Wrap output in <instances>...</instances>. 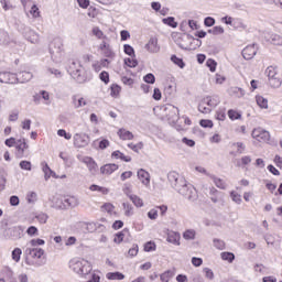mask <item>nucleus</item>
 <instances>
[{"label":"nucleus","instance_id":"obj_1","mask_svg":"<svg viewBox=\"0 0 282 282\" xmlns=\"http://www.w3.org/2000/svg\"><path fill=\"white\" fill-rule=\"evenodd\" d=\"M48 52L53 63H61L63 61V40H53L48 46Z\"/></svg>","mask_w":282,"mask_h":282},{"label":"nucleus","instance_id":"obj_2","mask_svg":"<svg viewBox=\"0 0 282 282\" xmlns=\"http://www.w3.org/2000/svg\"><path fill=\"white\" fill-rule=\"evenodd\" d=\"M176 191L180 195H183V197H186V199H188L189 202H195L197 199V192H195L193 187L188 186L186 181Z\"/></svg>","mask_w":282,"mask_h":282},{"label":"nucleus","instance_id":"obj_3","mask_svg":"<svg viewBox=\"0 0 282 282\" xmlns=\"http://www.w3.org/2000/svg\"><path fill=\"white\" fill-rule=\"evenodd\" d=\"M80 64L76 62H72V64L68 67V74L76 80L77 83H85V76L82 75Z\"/></svg>","mask_w":282,"mask_h":282},{"label":"nucleus","instance_id":"obj_4","mask_svg":"<svg viewBox=\"0 0 282 282\" xmlns=\"http://www.w3.org/2000/svg\"><path fill=\"white\" fill-rule=\"evenodd\" d=\"M0 83L6 85H17L19 83V76L17 73L0 72Z\"/></svg>","mask_w":282,"mask_h":282},{"label":"nucleus","instance_id":"obj_5","mask_svg":"<svg viewBox=\"0 0 282 282\" xmlns=\"http://www.w3.org/2000/svg\"><path fill=\"white\" fill-rule=\"evenodd\" d=\"M258 50H259V44L253 43L251 45L246 46L242 50L241 55L245 58V61H252L254 56H257Z\"/></svg>","mask_w":282,"mask_h":282},{"label":"nucleus","instance_id":"obj_6","mask_svg":"<svg viewBox=\"0 0 282 282\" xmlns=\"http://www.w3.org/2000/svg\"><path fill=\"white\" fill-rule=\"evenodd\" d=\"M30 149V145L25 141V138L18 139L15 142V158L21 160L25 155V150Z\"/></svg>","mask_w":282,"mask_h":282},{"label":"nucleus","instance_id":"obj_7","mask_svg":"<svg viewBox=\"0 0 282 282\" xmlns=\"http://www.w3.org/2000/svg\"><path fill=\"white\" fill-rule=\"evenodd\" d=\"M90 142L89 134L86 133H76L74 135V144L77 147V149H83L84 147H87Z\"/></svg>","mask_w":282,"mask_h":282},{"label":"nucleus","instance_id":"obj_8","mask_svg":"<svg viewBox=\"0 0 282 282\" xmlns=\"http://www.w3.org/2000/svg\"><path fill=\"white\" fill-rule=\"evenodd\" d=\"M252 138L254 140H258V142H270V132L261 129H254L251 133Z\"/></svg>","mask_w":282,"mask_h":282},{"label":"nucleus","instance_id":"obj_9","mask_svg":"<svg viewBox=\"0 0 282 282\" xmlns=\"http://www.w3.org/2000/svg\"><path fill=\"white\" fill-rule=\"evenodd\" d=\"M22 35L30 43H36V41H39V35L36 34V32H34V30L30 29V26L23 28Z\"/></svg>","mask_w":282,"mask_h":282},{"label":"nucleus","instance_id":"obj_10","mask_svg":"<svg viewBox=\"0 0 282 282\" xmlns=\"http://www.w3.org/2000/svg\"><path fill=\"white\" fill-rule=\"evenodd\" d=\"M73 271H75L76 274H80L82 276H85V274H89V272H91V268L85 267L83 262L77 261L73 264Z\"/></svg>","mask_w":282,"mask_h":282},{"label":"nucleus","instance_id":"obj_11","mask_svg":"<svg viewBox=\"0 0 282 282\" xmlns=\"http://www.w3.org/2000/svg\"><path fill=\"white\" fill-rule=\"evenodd\" d=\"M24 253L26 254V257H31L32 259H41V257L45 254V250L41 248H26Z\"/></svg>","mask_w":282,"mask_h":282},{"label":"nucleus","instance_id":"obj_12","mask_svg":"<svg viewBox=\"0 0 282 282\" xmlns=\"http://www.w3.org/2000/svg\"><path fill=\"white\" fill-rule=\"evenodd\" d=\"M145 50L151 54H158L160 52V47L158 45V37H151L149 42L145 44Z\"/></svg>","mask_w":282,"mask_h":282},{"label":"nucleus","instance_id":"obj_13","mask_svg":"<svg viewBox=\"0 0 282 282\" xmlns=\"http://www.w3.org/2000/svg\"><path fill=\"white\" fill-rule=\"evenodd\" d=\"M120 166L116 163H108L100 167V173L102 175H111V173H116Z\"/></svg>","mask_w":282,"mask_h":282},{"label":"nucleus","instance_id":"obj_14","mask_svg":"<svg viewBox=\"0 0 282 282\" xmlns=\"http://www.w3.org/2000/svg\"><path fill=\"white\" fill-rule=\"evenodd\" d=\"M85 165H87L90 173H96L98 171V163L91 156H86L83 159Z\"/></svg>","mask_w":282,"mask_h":282},{"label":"nucleus","instance_id":"obj_15","mask_svg":"<svg viewBox=\"0 0 282 282\" xmlns=\"http://www.w3.org/2000/svg\"><path fill=\"white\" fill-rule=\"evenodd\" d=\"M264 39L267 41V43H271V45H282V36L279 34H265Z\"/></svg>","mask_w":282,"mask_h":282},{"label":"nucleus","instance_id":"obj_16","mask_svg":"<svg viewBox=\"0 0 282 282\" xmlns=\"http://www.w3.org/2000/svg\"><path fill=\"white\" fill-rule=\"evenodd\" d=\"M138 177L144 186H149V184H151V175L144 169L138 171Z\"/></svg>","mask_w":282,"mask_h":282},{"label":"nucleus","instance_id":"obj_17","mask_svg":"<svg viewBox=\"0 0 282 282\" xmlns=\"http://www.w3.org/2000/svg\"><path fill=\"white\" fill-rule=\"evenodd\" d=\"M129 235V228H124L123 230L117 232L113 238L115 243H122L124 241V237Z\"/></svg>","mask_w":282,"mask_h":282},{"label":"nucleus","instance_id":"obj_18","mask_svg":"<svg viewBox=\"0 0 282 282\" xmlns=\"http://www.w3.org/2000/svg\"><path fill=\"white\" fill-rule=\"evenodd\" d=\"M34 75H32L31 72H21L18 76V83H30V79L33 78Z\"/></svg>","mask_w":282,"mask_h":282},{"label":"nucleus","instance_id":"obj_19","mask_svg":"<svg viewBox=\"0 0 282 282\" xmlns=\"http://www.w3.org/2000/svg\"><path fill=\"white\" fill-rule=\"evenodd\" d=\"M106 278L108 279V281H122L124 279V275L121 272L116 271V272H108L106 274Z\"/></svg>","mask_w":282,"mask_h":282},{"label":"nucleus","instance_id":"obj_20","mask_svg":"<svg viewBox=\"0 0 282 282\" xmlns=\"http://www.w3.org/2000/svg\"><path fill=\"white\" fill-rule=\"evenodd\" d=\"M170 61H172L174 65L180 67V69H184L186 67V63L184 62V59L182 57H177V55L175 54L171 55Z\"/></svg>","mask_w":282,"mask_h":282},{"label":"nucleus","instance_id":"obj_21","mask_svg":"<svg viewBox=\"0 0 282 282\" xmlns=\"http://www.w3.org/2000/svg\"><path fill=\"white\" fill-rule=\"evenodd\" d=\"M180 239H181L180 232L173 231L172 234L167 235L166 240L169 241V243H173L174 246H180Z\"/></svg>","mask_w":282,"mask_h":282},{"label":"nucleus","instance_id":"obj_22","mask_svg":"<svg viewBox=\"0 0 282 282\" xmlns=\"http://www.w3.org/2000/svg\"><path fill=\"white\" fill-rule=\"evenodd\" d=\"M8 174L6 173V169L0 167V193L2 191H6V184L8 182V180L6 178Z\"/></svg>","mask_w":282,"mask_h":282},{"label":"nucleus","instance_id":"obj_23","mask_svg":"<svg viewBox=\"0 0 282 282\" xmlns=\"http://www.w3.org/2000/svg\"><path fill=\"white\" fill-rule=\"evenodd\" d=\"M181 41H193V43H195L194 50H195L196 47H202V40H199V37H198V39H195V37H194L193 35H191V34H184V36L181 37Z\"/></svg>","mask_w":282,"mask_h":282},{"label":"nucleus","instance_id":"obj_24","mask_svg":"<svg viewBox=\"0 0 282 282\" xmlns=\"http://www.w3.org/2000/svg\"><path fill=\"white\" fill-rule=\"evenodd\" d=\"M89 191L101 193L102 195H109V188L102 187L100 185L93 184L89 186Z\"/></svg>","mask_w":282,"mask_h":282},{"label":"nucleus","instance_id":"obj_25","mask_svg":"<svg viewBox=\"0 0 282 282\" xmlns=\"http://www.w3.org/2000/svg\"><path fill=\"white\" fill-rule=\"evenodd\" d=\"M173 276H175V271L166 270L165 272H163L160 275V279H161L162 282H169V281H171V279H173Z\"/></svg>","mask_w":282,"mask_h":282},{"label":"nucleus","instance_id":"obj_26","mask_svg":"<svg viewBox=\"0 0 282 282\" xmlns=\"http://www.w3.org/2000/svg\"><path fill=\"white\" fill-rule=\"evenodd\" d=\"M118 133L121 140H133V132L129 130L119 129Z\"/></svg>","mask_w":282,"mask_h":282},{"label":"nucleus","instance_id":"obj_27","mask_svg":"<svg viewBox=\"0 0 282 282\" xmlns=\"http://www.w3.org/2000/svg\"><path fill=\"white\" fill-rule=\"evenodd\" d=\"M124 67L135 68L139 65V62L137 58L126 57L123 59Z\"/></svg>","mask_w":282,"mask_h":282},{"label":"nucleus","instance_id":"obj_28","mask_svg":"<svg viewBox=\"0 0 282 282\" xmlns=\"http://www.w3.org/2000/svg\"><path fill=\"white\" fill-rule=\"evenodd\" d=\"M129 199L132 202V204L137 207V208H142V206H144V202L142 200V198H140L138 195H130Z\"/></svg>","mask_w":282,"mask_h":282},{"label":"nucleus","instance_id":"obj_29","mask_svg":"<svg viewBox=\"0 0 282 282\" xmlns=\"http://www.w3.org/2000/svg\"><path fill=\"white\" fill-rule=\"evenodd\" d=\"M166 100H171L173 98V96H175V88L172 85H169L164 88L163 91Z\"/></svg>","mask_w":282,"mask_h":282},{"label":"nucleus","instance_id":"obj_30","mask_svg":"<svg viewBox=\"0 0 282 282\" xmlns=\"http://www.w3.org/2000/svg\"><path fill=\"white\" fill-rule=\"evenodd\" d=\"M223 261H228V263H232L235 261V253L230 251H224L220 253Z\"/></svg>","mask_w":282,"mask_h":282},{"label":"nucleus","instance_id":"obj_31","mask_svg":"<svg viewBox=\"0 0 282 282\" xmlns=\"http://www.w3.org/2000/svg\"><path fill=\"white\" fill-rule=\"evenodd\" d=\"M269 85L270 87H273V89H279V87L282 85V80L276 75L275 77H271V79H269Z\"/></svg>","mask_w":282,"mask_h":282},{"label":"nucleus","instance_id":"obj_32","mask_svg":"<svg viewBox=\"0 0 282 282\" xmlns=\"http://www.w3.org/2000/svg\"><path fill=\"white\" fill-rule=\"evenodd\" d=\"M122 90V88L120 87V85L118 84H112L110 86V96L112 98H117L120 95V91Z\"/></svg>","mask_w":282,"mask_h":282},{"label":"nucleus","instance_id":"obj_33","mask_svg":"<svg viewBox=\"0 0 282 282\" xmlns=\"http://www.w3.org/2000/svg\"><path fill=\"white\" fill-rule=\"evenodd\" d=\"M162 23H164V25H169V28H177V22L174 17L164 18Z\"/></svg>","mask_w":282,"mask_h":282},{"label":"nucleus","instance_id":"obj_34","mask_svg":"<svg viewBox=\"0 0 282 282\" xmlns=\"http://www.w3.org/2000/svg\"><path fill=\"white\" fill-rule=\"evenodd\" d=\"M123 52L127 56H131V58H135V50L130 44L123 45Z\"/></svg>","mask_w":282,"mask_h":282},{"label":"nucleus","instance_id":"obj_35","mask_svg":"<svg viewBox=\"0 0 282 282\" xmlns=\"http://www.w3.org/2000/svg\"><path fill=\"white\" fill-rule=\"evenodd\" d=\"M195 235H197L195 232V229H187L183 232V239H186V241H191L195 239Z\"/></svg>","mask_w":282,"mask_h":282},{"label":"nucleus","instance_id":"obj_36","mask_svg":"<svg viewBox=\"0 0 282 282\" xmlns=\"http://www.w3.org/2000/svg\"><path fill=\"white\" fill-rule=\"evenodd\" d=\"M228 118L231 120H241V112L235 110V109H229L227 112Z\"/></svg>","mask_w":282,"mask_h":282},{"label":"nucleus","instance_id":"obj_37","mask_svg":"<svg viewBox=\"0 0 282 282\" xmlns=\"http://www.w3.org/2000/svg\"><path fill=\"white\" fill-rule=\"evenodd\" d=\"M21 254H23V251L21 250V248L13 249L11 256L13 261H15V263H19L21 261Z\"/></svg>","mask_w":282,"mask_h":282},{"label":"nucleus","instance_id":"obj_38","mask_svg":"<svg viewBox=\"0 0 282 282\" xmlns=\"http://www.w3.org/2000/svg\"><path fill=\"white\" fill-rule=\"evenodd\" d=\"M256 101L261 109H268V100L263 96H256Z\"/></svg>","mask_w":282,"mask_h":282},{"label":"nucleus","instance_id":"obj_39","mask_svg":"<svg viewBox=\"0 0 282 282\" xmlns=\"http://www.w3.org/2000/svg\"><path fill=\"white\" fill-rule=\"evenodd\" d=\"M213 243L217 250H226V242L224 240L219 238H214Z\"/></svg>","mask_w":282,"mask_h":282},{"label":"nucleus","instance_id":"obj_40","mask_svg":"<svg viewBox=\"0 0 282 282\" xmlns=\"http://www.w3.org/2000/svg\"><path fill=\"white\" fill-rule=\"evenodd\" d=\"M212 180L214 181V184L215 186H217V188L226 191V183L224 182V180L218 178L217 176H213Z\"/></svg>","mask_w":282,"mask_h":282},{"label":"nucleus","instance_id":"obj_41","mask_svg":"<svg viewBox=\"0 0 282 282\" xmlns=\"http://www.w3.org/2000/svg\"><path fill=\"white\" fill-rule=\"evenodd\" d=\"M156 248H158V246L153 241H148L143 246L144 252H153L156 250Z\"/></svg>","mask_w":282,"mask_h":282},{"label":"nucleus","instance_id":"obj_42","mask_svg":"<svg viewBox=\"0 0 282 282\" xmlns=\"http://www.w3.org/2000/svg\"><path fill=\"white\" fill-rule=\"evenodd\" d=\"M199 124L203 129H213V127H215V123H213V120L210 119H200Z\"/></svg>","mask_w":282,"mask_h":282},{"label":"nucleus","instance_id":"obj_43","mask_svg":"<svg viewBox=\"0 0 282 282\" xmlns=\"http://www.w3.org/2000/svg\"><path fill=\"white\" fill-rule=\"evenodd\" d=\"M42 171L44 173V178L47 182V180H50V177H52L53 170L50 167V165L47 163H45L42 167Z\"/></svg>","mask_w":282,"mask_h":282},{"label":"nucleus","instance_id":"obj_44","mask_svg":"<svg viewBox=\"0 0 282 282\" xmlns=\"http://www.w3.org/2000/svg\"><path fill=\"white\" fill-rule=\"evenodd\" d=\"M128 148L131 149L132 151H134V153H139L140 152L139 150L144 149V143L142 141H140L137 144L129 143Z\"/></svg>","mask_w":282,"mask_h":282},{"label":"nucleus","instance_id":"obj_45","mask_svg":"<svg viewBox=\"0 0 282 282\" xmlns=\"http://www.w3.org/2000/svg\"><path fill=\"white\" fill-rule=\"evenodd\" d=\"M126 217H131V215H133V205H131L130 203H123L122 204Z\"/></svg>","mask_w":282,"mask_h":282},{"label":"nucleus","instance_id":"obj_46","mask_svg":"<svg viewBox=\"0 0 282 282\" xmlns=\"http://www.w3.org/2000/svg\"><path fill=\"white\" fill-rule=\"evenodd\" d=\"M143 80L147 85H155V75H153V73H148L143 76Z\"/></svg>","mask_w":282,"mask_h":282},{"label":"nucleus","instance_id":"obj_47","mask_svg":"<svg viewBox=\"0 0 282 282\" xmlns=\"http://www.w3.org/2000/svg\"><path fill=\"white\" fill-rule=\"evenodd\" d=\"M231 28H235V30H246L247 26L240 19H234Z\"/></svg>","mask_w":282,"mask_h":282},{"label":"nucleus","instance_id":"obj_48","mask_svg":"<svg viewBox=\"0 0 282 282\" xmlns=\"http://www.w3.org/2000/svg\"><path fill=\"white\" fill-rule=\"evenodd\" d=\"M206 66L208 67L209 72H216L217 70V62L213 58H208L206 61Z\"/></svg>","mask_w":282,"mask_h":282},{"label":"nucleus","instance_id":"obj_49","mask_svg":"<svg viewBox=\"0 0 282 282\" xmlns=\"http://www.w3.org/2000/svg\"><path fill=\"white\" fill-rule=\"evenodd\" d=\"M186 182V178L183 176H178V178L171 185L174 191H177L184 183Z\"/></svg>","mask_w":282,"mask_h":282},{"label":"nucleus","instance_id":"obj_50","mask_svg":"<svg viewBox=\"0 0 282 282\" xmlns=\"http://www.w3.org/2000/svg\"><path fill=\"white\" fill-rule=\"evenodd\" d=\"M180 178V173L177 172H170L167 174V181L170 182L171 186L175 184V181Z\"/></svg>","mask_w":282,"mask_h":282},{"label":"nucleus","instance_id":"obj_51","mask_svg":"<svg viewBox=\"0 0 282 282\" xmlns=\"http://www.w3.org/2000/svg\"><path fill=\"white\" fill-rule=\"evenodd\" d=\"M65 204H68L70 208H76L78 206V198L72 196L69 198L64 199Z\"/></svg>","mask_w":282,"mask_h":282},{"label":"nucleus","instance_id":"obj_52","mask_svg":"<svg viewBox=\"0 0 282 282\" xmlns=\"http://www.w3.org/2000/svg\"><path fill=\"white\" fill-rule=\"evenodd\" d=\"M19 166L22 171H32V162L30 161H21L19 163Z\"/></svg>","mask_w":282,"mask_h":282},{"label":"nucleus","instance_id":"obj_53","mask_svg":"<svg viewBox=\"0 0 282 282\" xmlns=\"http://www.w3.org/2000/svg\"><path fill=\"white\" fill-rule=\"evenodd\" d=\"M265 74H267L269 80H270L271 78H274V77L278 76V74H276V68H274L273 66H269V67L265 69Z\"/></svg>","mask_w":282,"mask_h":282},{"label":"nucleus","instance_id":"obj_54","mask_svg":"<svg viewBox=\"0 0 282 282\" xmlns=\"http://www.w3.org/2000/svg\"><path fill=\"white\" fill-rule=\"evenodd\" d=\"M26 235H29V237H39V228H36V226H30L26 229Z\"/></svg>","mask_w":282,"mask_h":282},{"label":"nucleus","instance_id":"obj_55","mask_svg":"<svg viewBox=\"0 0 282 282\" xmlns=\"http://www.w3.org/2000/svg\"><path fill=\"white\" fill-rule=\"evenodd\" d=\"M99 79L101 80V83H104L105 85H109V72L102 70L99 74Z\"/></svg>","mask_w":282,"mask_h":282},{"label":"nucleus","instance_id":"obj_56","mask_svg":"<svg viewBox=\"0 0 282 282\" xmlns=\"http://www.w3.org/2000/svg\"><path fill=\"white\" fill-rule=\"evenodd\" d=\"M57 135L65 138V140H72V133L67 132L65 129L57 130Z\"/></svg>","mask_w":282,"mask_h":282},{"label":"nucleus","instance_id":"obj_57","mask_svg":"<svg viewBox=\"0 0 282 282\" xmlns=\"http://www.w3.org/2000/svg\"><path fill=\"white\" fill-rule=\"evenodd\" d=\"M101 208L104 210H106V213H108L109 215H111V213H113V210L116 209V206H113V204L111 203H105Z\"/></svg>","mask_w":282,"mask_h":282},{"label":"nucleus","instance_id":"obj_58","mask_svg":"<svg viewBox=\"0 0 282 282\" xmlns=\"http://www.w3.org/2000/svg\"><path fill=\"white\" fill-rule=\"evenodd\" d=\"M230 197H231L232 202H235V204H241V202H242L239 193H237L235 191L230 192Z\"/></svg>","mask_w":282,"mask_h":282},{"label":"nucleus","instance_id":"obj_59","mask_svg":"<svg viewBox=\"0 0 282 282\" xmlns=\"http://www.w3.org/2000/svg\"><path fill=\"white\" fill-rule=\"evenodd\" d=\"M216 21H215V18L213 17H206L204 19V25L205 28H213V25H215Z\"/></svg>","mask_w":282,"mask_h":282},{"label":"nucleus","instance_id":"obj_60","mask_svg":"<svg viewBox=\"0 0 282 282\" xmlns=\"http://www.w3.org/2000/svg\"><path fill=\"white\" fill-rule=\"evenodd\" d=\"M232 147H237V153H239V155L246 151V144H243V142H235Z\"/></svg>","mask_w":282,"mask_h":282},{"label":"nucleus","instance_id":"obj_61","mask_svg":"<svg viewBox=\"0 0 282 282\" xmlns=\"http://www.w3.org/2000/svg\"><path fill=\"white\" fill-rule=\"evenodd\" d=\"M138 252H140V248L134 243L132 248L129 249L128 254L130 257H138Z\"/></svg>","mask_w":282,"mask_h":282},{"label":"nucleus","instance_id":"obj_62","mask_svg":"<svg viewBox=\"0 0 282 282\" xmlns=\"http://www.w3.org/2000/svg\"><path fill=\"white\" fill-rule=\"evenodd\" d=\"M30 245L33 247V248H36V246H45V240L41 239V238H36V239H32L30 241Z\"/></svg>","mask_w":282,"mask_h":282},{"label":"nucleus","instance_id":"obj_63","mask_svg":"<svg viewBox=\"0 0 282 282\" xmlns=\"http://www.w3.org/2000/svg\"><path fill=\"white\" fill-rule=\"evenodd\" d=\"M9 202H10V206H19V204H21V199H19V196L17 195H12L9 198Z\"/></svg>","mask_w":282,"mask_h":282},{"label":"nucleus","instance_id":"obj_64","mask_svg":"<svg viewBox=\"0 0 282 282\" xmlns=\"http://www.w3.org/2000/svg\"><path fill=\"white\" fill-rule=\"evenodd\" d=\"M50 217L47 216V214H43V213H41V214H39L37 216H36V219H37V221L40 223V224H47V219H48Z\"/></svg>","mask_w":282,"mask_h":282}]
</instances>
